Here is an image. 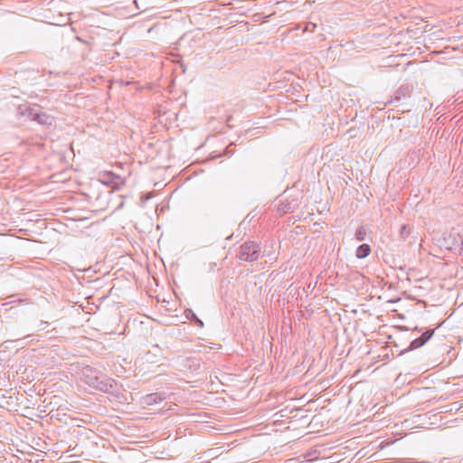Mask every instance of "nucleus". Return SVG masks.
<instances>
[{
	"label": "nucleus",
	"mask_w": 463,
	"mask_h": 463,
	"mask_svg": "<svg viewBox=\"0 0 463 463\" xmlns=\"http://www.w3.org/2000/svg\"><path fill=\"white\" fill-rule=\"evenodd\" d=\"M259 257L258 246L252 242H246L241 245L240 260L243 261H254Z\"/></svg>",
	"instance_id": "f257e3e1"
},
{
	"label": "nucleus",
	"mask_w": 463,
	"mask_h": 463,
	"mask_svg": "<svg viewBox=\"0 0 463 463\" xmlns=\"http://www.w3.org/2000/svg\"><path fill=\"white\" fill-rule=\"evenodd\" d=\"M39 107H32L26 104H22L18 106L17 111L20 116L26 117L33 120L34 116H36V113L39 110Z\"/></svg>",
	"instance_id": "f03ea898"
},
{
	"label": "nucleus",
	"mask_w": 463,
	"mask_h": 463,
	"mask_svg": "<svg viewBox=\"0 0 463 463\" xmlns=\"http://www.w3.org/2000/svg\"><path fill=\"white\" fill-rule=\"evenodd\" d=\"M412 87L409 84L402 85L394 94V99L400 101L409 98L412 92Z\"/></svg>",
	"instance_id": "7ed1b4c3"
},
{
	"label": "nucleus",
	"mask_w": 463,
	"mask_h": 463,
	"mask_svg": "<svg viewBox=\"0 0 463 463\" xmlns=\"http://www.w3.org/2000/svg\"><path fill=\"white\" fill-rule=\"evenodd\" d=\"M33 120L38 122L41 125H52V118L39 109L36 116H34Z\"/></svg>",
	"instance_id": "20e7f679"
},
{
	"label": "nucleus",
	"mask_w": 463,
	"mask_h": 463,
	"mask_svg": "<svg viewBox=\"0 0 463 463\" xmlns=\"http://www.w3.org/2000/svg\"><path fill=\"white\" fill-rule=\"evenodd\" d=\"M371 252V248L368 244H363L359 246L356 250V257L359 259H363L367 257Z\"/></svg>",
	"instance_id": "39448f33"
},
{
	"label": "nucleus",
	"mask_w": 463,
	"mask_h": 463,
	"mask_svg": "<svg viewBox=\"0 0 463 463\" xmlns=\"http://www.w3.org/2000/svg\"><path fill=\"white\" fill-rule=\"evenodd\" d=\"M434 334V330H428L424 332L420 336V339L425 344Z\"/></svg>",
	"instance_id": "423d86ee"
},
{
	"label": "nucleus",
	"mask_w": 463,
	"mask_h": 463,
	"mask_svg": "<svg viewBox=\"0 0 463 463\" xmlns=\"http://www.w3.org/2000/svg\"><path fill=\"white\" fill-rule=\"evenodd\" d=\"M423 345H424V344H423V342L420 339V337H419V338L414 339V340L411 342V347H412V348H419V347L422 346Z\"/></svg>",
	"instance_id": "0eeeda50"
},
{
	"label": "nucleus",
	"mask_w": 463,
	"mask_h": 463,
	"mask_svg": "<svg viewBox=\"0 0 463 463\" xmlns=\"http://www.w3.org/2000/svg\"><path fill=\"white\" fill-rule=\"evenodd\" d=\"M365 236V231L364 229H361L356 233V238L358 241H363Z\"/></svg>",
	"instance_id": "6e6552de"
},
{
	"label": "nucleus",
	"mask_w": 463,
	"mask_h": 463,
	"mask_svg": "<svg viewBox=\"0 0 463 463\" xmlns=\"http://www.w3.org/2000/svg\"><path fill=\"white\" fill-rule=\"evenodd\" d=\"M317 27V24H313V23H308L307 25H306V28L305 30L306 31H309V32H314L315 29Z\"/></svg>",
	"instance_id": "1a4fd4ad"
},
{
	"label": "nucleus",
	"mask_w": 463,
	"mask_h": 463,
	"mask_svg": "<svg viewBox=\"0 0 463 463\" xmlns=\"http://www.w3.org/2000/svg\"><path fill=\"white\" fill-rule=\"evenodd\" d=\"M203 172V170H202V169H194V170H193L192 174L197 175V174H202Z\"/></svg>",
	"instance_id": "9d476101"
},
{
	"label": "nucleus",
	"mask_w": 463,
	"mask_h": 463,
	"mask_svg": "<svg viewBox=\"0 0 463 463\" xmlns=\"http://www.w3.org/2000/svg\"><path fill=\"white\" fill-rule=\"evenodd\" d=\"M232 152H231V151L229 150V147H227V148L225 149V151H224V154H225L226 156H228V155H230V154H232Z\"/></svg>",
	"instance_id": "9b49d317"
},
{
	"label": "nucleus",
	"mask_w": 463,
	"mask_h": 463,
	"mask_svg": "<svg viewBox=\"0 0 463 463\" xmlns=\"http://www.w3.org/2000/svg\"><path fill=\"white\" fill-rule=\"evenodd\" d=\"M103 174H108V175H110V174H114L112 171H104Z\"/></svg>",
	"instance_id": "f8f14e48"
}]
</instances>
